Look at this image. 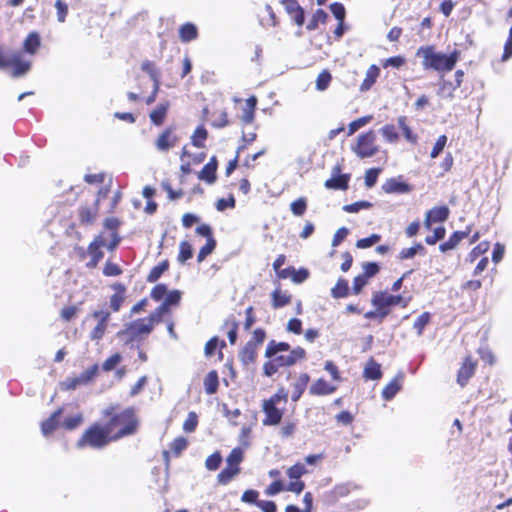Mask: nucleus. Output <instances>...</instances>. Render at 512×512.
<instances>
[{"instance_id":"4468645a","label":"nucleus","mask_w":512,"mask_h":512,"mask_svg":"<svg viewBox=\"0 0 512 512\" xmlns=\"http://www.w3.org/2000/svg\"><path fill=\"white\" fill-rule=\"evenodd\" d=\"M404 378L403 372H399L382 390V397L384 400H392L395 395L402 388V380Z\"/></svg>"},{"instance_id":"a19ab883","label":"nucleus","mask_w":512,"mask_h":512,"mask_svg":"<svg viewBox=\"0 0 512 512\" xmlns=\"http://www.w3.org/2000/svg\"><path fill=\"white\" fill-rule=\"evenodd\" d=\"M431 320V313L429 312H423L421 315H419L416 320L414 321L413 328L416 330V333L418 336H421L423 334V331L426 327V325Z\"/></svg>"},{"instance_id":"473e14b6","label":"nucleus","mask_w":512,"mask_h":512,"mask_svg":"<svg viewBox=\"0 0 512 512\" xmlns=\"http://www.w3.org/2000/svg\"><path fill=\"white\" fill-rule=\"evenodd\" d=\"M169 269V261L163 260L158 265L154 266L151 271L149 272L146 280L149 283H155L159 280V278L162 276L164 272H166Z\"/></svg>"},{"instance_id":"c03bdc74","label":"nucleus","mask_w":512,"mask_h":512,"mask_svg":"<svg viewBox=\"0 0 512 512\" xmlns=\"http://www.w3.org/2000/svg\"><path fill=\"white\" fill-rule=\"evenodd\" d=\"M142 71L147 73L153 83H159L160 73L156 69L155 64L152 61L146 60L141 65Z\"/></svg>"},{"instance_id":"9b49d317","label":"nucleus","mask_w":512,"mask_h":512,"mask_svg":"<svg viewBox=\"0 0 512 512\" xmlns=\"http://www.w3.org/2000/svg\"><path fill=\"white\" fill-rule=\"evenodd\" d=\"M271 358L275 359V362L278 364L280 368L282 367H290L297 363L299 360H303L306 358V351L302 347H296L290 351L288 355H275Z\"/></svg>"},{"instance_id":"7c9ffc66","label":"nucleus","mask_w":512,"mask_h":512,"mask_svg":"<svg viewBox=\"0 0 512 512\" xmlns=\"http://www.w3.org/2000/svg\"><path fill=\"white\" fill-rule=\"evenodd\" d=\"M272 306L275 309L282 308L288 305L291 301V295L287 292H282L280 289H275L272 294Z\"/></svg>"},{"instance_id":"69168bd1","label":"nucleus","mask_w":512,"mask_h":512,"mask_svg":"<svg viewBox=\"0 0 512 512\" xmlns=\"http://www.w3.org/2000/svg\"><path fill=\"white\" fill-rule=\"evenodd\" d=\"M446 143H447V136L440 135L432 148L430 157L433 159L437 158L444 150Z\"/></svg>"},{"instance_id":"1a4fd4ad","label":"nucleus","mask_w":512,"mask_h":512,"mask_svg":"<svg viewBox=\"0 0 512 512\" xmlns=\"http://www.w3.org/2000/svg\"><path fill=\"white\" fill-rule=\"evenodd\" d=\"M371 303L379 304L389 309V307L399 304H401L403 307H406L409 303V299H405L401 295H391L385 292H378L373 295Z\"/></svg>"},{"instance_id":"20e7f679","label":"nucleus","mask_w":512,"mask_h":512,"mask_svg":"<svg viewBox=\"0 0 512 512\" xmlns=\"http://www.w3.org/2000/svg\"><path fill=\"white\" fill-rule=\"evenodd\" d=\"M117 425H122V427L118 431L116 438L132 435L136 431L137 427L133 410L125 409L121 413L113 415L106 426L110 427L112 430V428Z\"/></svg>"},{"instance_id":"052dcab7","label":"nucleus","mask_w":512,"mask_h":512,"mask_svg":"<svg viewBox=\"0 0 512 512\" xmlns=\"http://www.w3.org/2000/svg\"><path fill=\"white\" fill-rule=\"evenodd\" d=\"M187 446V439L180 436L173 440V442L170 445V449L176 456H179L187 448Z\"/></svg>"},{"instance_id":"79ce46f5","label":"nucleus","mask_w":512,"mask_h":512,"mask_svg":"<svg viewBox=\"0 0 512 512\" xmlns=\"http://www.w3.org/2000/svg\"><path fill=\"white\" fill-rule=\"evenodd\" d=\"M181 297L182 292L180 290L168 291L162 303L170 310L171 307L180 303Z\"/></svg>"},{"instance_id":"f704fd0d","label":"nucleus","mask_w":512,"mask_h":512,"mask_svg":"<svg viewBox=\"0 0 512 512\" xmlns=\"http://www.w3.org/2000/svg\"><path fill=\"white\" fill-rule=\"evenodd\" d=\"M425 253V247L421 243H416L412 247L402 249L399 253V259L407 260L413 258L416 254L424 255Z\"/></svg>"},{"instance_id":"5701e85b","label":"nucleus","mask_w":512,"mask_h":512,"mask_svg":"<svg viewBox=\"0 0 512 512\" xmlns=\"http://www.w3.org/2000/svg\"><path fill=\"white\" fill-rule=\"evenodd\" d=\"M310 380V377L307 373H302L296 382L293 383V391L291 395V400L293 402H297L305 389L307 388V384Z\"/></svg>"},{"instance_id":"393cba45","label":"nucleus","mask_w":512,"mask_h":512,"mask_svg":"<svg viewBox=\"0 0 512 512\" xmlns=\"http://www.w3.org/2000/svg\"><path fill=\"white\" fill-rule=\"evenodd\" d=\"M363 376L369 380H379L382 377L381 366L373 358L365 365Z\"/></svg>"},{"instance_id":"a211bd4d","label":"nucleus","mask_w":512,"mask_h":512,"mask_svg":"<svg viewBox=\"0 0 512 512\" xmlns=\"http://www.w3.org/2000/svg\"><path fill=\"white\" fill-rule=\"evenodd\" d=\"M336 387L329 384L326 380L320 378L316 380L309 388L311 395L324 396L335 392Z\"/></svg>"},{"instance_id":"4d7b16f0","label":"nucleus","mask_w":512,"mask_h":512,"mask_svg":"<svg viewBox=\"0 0 512 512\" xmlns=\"http://www.w3.org/2000/svg\"><path fill=\"white\" fill-rule=\"evenodd\" d=\"M99 367L97 364L92 365L87 370L83 371L78 377L82 385H87L90 383L94 377L97 375Z\"/></svg>"},{"instance_id":"ddd939ff","label":"nucleus","mask_w":512,"mask_h":512,"mask_svg":"<svg viewBox=\"0 0 512 512\" xmlns=\"http://www.w3.org/2000/svg\"><path fill=\"white\" fill-rule=\"evenodd\" d=\"M177 141L178 137L174 133V128L168 127L159 135L155 145L159 151L166 152L174 147Z\"/></svg>"},{"instance_id":"aec40b11","label":"nucleus","mask_w":512,"mask_h":512,"mask_svg":"<svg viewBox=\"0 0 512 512\" xmlns=\"http://www.w3.org/2000/svg\"><path fill=\"white\" fill-rule=\"evenodd\" d=\"M475 371V364L466 359L461 368L458 371L457 382L461 387H464L469 379L472 377Z\"/></svg>"},{"instance_id":"7ed1b4c3","label":"nucleus","mask_w":512,"mask_h":512,"mask_svg":"<svg viewBox=\"0 0 512 512\" xmlns=\"http://www.w3.org/2000/svg\"><path fill=\"white\" fill-rule=\"evenodd\" d=\"M10 68V76L12 78H21L25 76L31 69V62L23 59L20 52H13L5 57L0 50V69L7 70Z\"/></svg>"},{"instance_id":"dca6fc26","label":"nucleus","mask_w":512,"mask_h":512,"mask_svg":"<svg viewBox=\"0 0 512 512\" xmlns=\"http://www.w3.org/2000/svg\"><path fill=\"white\" fill-rule=\"evenodd\" d=\"M115 293L110 297V308L113 312H118L125 300L126 287L122 283L112 285Z\"/></svg>"},{"instance_id":"2f4dec72","label":"nucleus","mask_w":512,"mask_h":512,"mask_svg":"<svg viewBox=\"0 0 512 512\" xmlns=\"http://www.w3.org/2000/svg\"><path fill=\"white\" fill-rule=\"evenodd\" d=\"M168 108V103L159 104L149 115L151 122L157 126L161 125L164 122Z\"/></svg>"},{"instance_id":"6e6d98bb","label":"nucleus","mask_w":512,"mask_h":512,"mask_svg":"<svg viewBox=\"0 0 512 512\" xmlns=\"http://www.w3.org/2000/svg\"><path fill=\"white\" fill-rule=\"evenodd\" d=\"M371 115L360 117L348 125V135L354 134L357 130H359L361 127L365 126L372 120Z\"/></svg>"},{"instance_id":"4c0bfd02","label":"nucleus","mask_w":512,"mask_h":512,"mask_svg":"<svg viewBox=\"0 0 512 512\" xmlns=\"http://www.w3.org/2000/svg\"><path fill=\"white\" fill-rule=\"evenodd\" d=\"M240 472L239 467L226 466L217 476L218 482L222 485L228 484L232 478Z\"/></svg>"},{"instance_id":"b1692460","label":"nucleus","mask_w":512,"mask_h":512,"mask_svg":"<svg viewBox=\"0 0 512 512\" xmlns=\"http://www.w3.org/2000/svg\"><path fill=\"white\" fill-rule=\"evenodd\" d=\"M379 74H380L379 67L374 64L371 65L368 68V70L366 71L365 78H364L362 84L360 85V90L362 92H366V91L370 90V88L374 85L377 78L379 77Z\"/></svg>"},{"instance_id":"9d476101","label":"nucleus","mask_w":512,"mask_h":512,"mask_svg":"<svg viewBox=\"0 0 512 512\" xmlns=\"http://www.w3.org/2000/svg\"><path fill=\"white\" fill-rule=\"evenodd\" d=\"M382 190L387 194H407L413 190V187L399 176L386 180L382 185Z\"/></svg>"},{"instance_id":"774afa93","label":"nucleus","mask_w":512,"mask_h":512,"mask_svg":"<svg viewBox=\"0 0 512 512\" xmlns=\"http://www.w3.org/2000/svg\"><path fill=\"white\" fill-rule=\"evenodd\" d=\"M330 11L333 14V16L339 21L344 22L346 10L342 3L334 2L330 5Z\"/></svg>"},{"instance_id":"e433bc0d","label":"nucleus","mask_w":512,"mask_h":512,"mask_svg":"<svg viewBox=\"0 0 512 512\" xmlns=\"http://www.w3.org/2000/svg\"><path fill=\"white\" fill-rule=\"evenodd\" d=\"M327 18L328 14L323 9H317L306 26L307 30H316L318 28L319 23H324Z\"/></svg>"},{"instance_id":"4be33fe9","label":"nucleus","mask_w":512,"mask_h":512,"mask_svg":"<svg viewBox=\"0 0 512 512\" xmlns=\"http://www.w3.org/2000/svg\"><path fill=\"white\" fill-rule=\"evenodd\" d=\"M98 202L99 200H96L93 207L81 206L79 208V219L82 224L89 225L95 221L98 210Z\"/></svg>"},{"instance_id":"a878e982","label":"nucleus","mask_w":512,"mask_h":512,"mask_svg":"<svg viewBox=\"0 0 512 512\" xmlns=\"http://www.w3.org/2000/svg\"><path fill=\"white\" fill-rule=\"evenodd\" d=\"M291 350L290 344L287 342H276L275 340H270L266 347L265 357L280 355L281 352H290Z\"/></svg>"},{"instance_id":"bb28decb","label":"nucleus","mask_w":512,"mask_h":512,"mask_svg":"<svg viewBox=\"0 0 512 512\" xmlns=\"http://www.w3.org/2000/svg\"><path fill=\"white\" fill-rule=\"evenodd\" d=\"M41 39L37 32H30L23 43V49L26 53L35 54L40 47Z\"/></svg>"},{"instance_id":"c756f323","label":"nucleus","mask_w":512,"mask_h":512,"mask_svg":"<svg viewBox=\"0 0 512 512\" xmlns=\"http://www.w3.org/2000/svg\"><path fill=\"white\" fill-rule=\"evenodd\" d=\"M219 386L218 373L215 370L210 371L204 379L205 392L212 395L217 392Z\"/></svg>"},{"instance_id":"3c124183","label":"nucleus","mask_w":512,"mask_h":512,"mask_svg":"<svg viewBox=\"0 0 512 512\" xmlns=\"http://www.w3.org/2000/svg\"><path fill=\"white\" fill-rule=\"evenodd\" d=\"M83 422V416L81 413H77L71 416H68L63 421V427L68 430L72 431L76 429L81 423Z\"/></svg>"},{"instance_id":"72a5a7b5","label":"nucleus","mask_w":512,"mask_h":512,"mask_svg":"<svg viewBox=\"0 0 512 512\" xmlns=\"http://www.w3.org/2000/svg\"><path fill=\"white\" fill-rule=\"evenodd\" d=\"M208 137L207 129L203 125H199L191 136V143L197 148H204L205 141Z\"/></svg>"},{"instance_id":"680f3d73","label":"nucleus","mask_w":512,"mask_h":512,"mask_svg":"<svg viewBox=\"0 0 512 512\" xmlns=\"http://www.w3.org/2000/svg\"><path fill=\"white\" fill-rule=\"evenodd\" d=\"M168 312H169V309L162 303L147 318L154 325L156 323L161 322L163 316L165 314H167Z\"/></svg>"},{"instance_id":"c9c22d12","label":"nucleus","mask_w":512,"mask_h":512,"mask_svg":"<svg viewBox=\"0 0 512 512\" xmlns=\"http://www.w3.org/2000/svg\"><path fill=\"white\" fill-rule=\"evenodd\" d=\"M349 293L347 280L339 278L336 285L331 289V295L335 299L345 298Z\"/></svg>"},{"instance_id":"e2e57ef3","label":"nucleus","mask_w":512,"mask_h":512,"mask_svg":"<svg viewBox=\"0 0 512 512\" xmlns=\"http://www.w3.org/2000/svg\"><path fill=\"white\" fill-rule=\"evenodd\" d=\"M305 473H307L306 467L301 463H296L287 470V475L290 479H300Z\"/></svg>"},{"instance_id":"13d9d810","label":"nucleus","mask_w":512,"mask_h":512,"mask_svg":"<svg viewBox=\"0 0 512 512\" xmlns=\"http://www.w3.org/2000/svg\"><path fill=\"white\" fill-rule=\"evenodd\" d=\"M381 239V236L379 234H371L369 237L361 238L357 240L356 247L359 249H366L370 248L376 243H378Z\"/></svg>"},{"instance_id":"f257e3e1","label":"nucleus","mask_w":512,"mask_h":512,"mask_svg":"<svg viewBox=\"0 0 512 512\" xmlns=\"http://www.w3.org/2000/svg\"><path fill=\"white\" fill-rule=\"evenodd\" d=\"M417 57L422 58V67L424 70H433L438 73L449 72L454 69L460 52L452 51L450 54L437 52L433 46H421L417 52Z\"/></svg>"},{"instance_id":"58836bf2","label":"nucleus","mask_w":512,"mask_h":512,"mask_svg":"<svg viewBox=\"0 0 512 512\" xmlns=\"http://www.w3.org/2000/svg\"><path fill=\"white\" fill-rule=\"evenodd\" d=\"M354 488H355V485L351 482L341 483V484L336 485L333 488V490L331 491V494L334 499H339V498L347 496Z\"/></svg>"},{"instance_id":"49530a36","label":"nucleus","mask_w":512,"mask_h":512,"mask_svg":"<svg viewBox=\"0 0 512 512\" xmlns=\"http://www.w3.org/2000/svg\"><path fill=\"white\" fill-rule=\"evenodd\" d=\"M243 460V450L240 447L232 449L226 459V463L230 467H239V464Z\"/></svg>"},{"instance_id":"f3484780","label":"nucleus","mask_w":512,"mask_h":512,"mask_svg":"<svg viewBox=\"0 0 512 512\" xmlns=\"http://www.w3.org/2000/svg\"><path fill=\"white\" fill-rule=\"evenodd\" d=\"M257 348L253 341H248L239 353V359L244 366H248L256 361Z\"/></svg>"},{"instance_id":"c85d7f7f","label":"nucleus","mask_w":512,"mask_h":512,"mask_svg":"<svg viewBox=\"0 0 512 512\" xmlns=\"http://www.w3.org/2000/svg\"><path fill=\"white\" fill-rule=\"evenodd\" d=\"M179 36L182 42H190L198 36L197 27L193 23H185L179 29Z\"/></svg>"},{"instance_id":"5fc2aeb1","label":"nucleus","mask_w":512,"mask_h":512,"mask_svg":"<svg viewBox=\"0 0 512 512\" xmlns=\"http://www.w3.org/2000/svg\"><path fill=\"white\" fill-rule=\"evenodd\" d=\"M198 178L202 181H205L207 184H213L216 181V170L205 164L201 171L198 173Z\"/></svg>"},{"instance_id":"f03ea898","label":"nucleus","mask_w":512,"mask_h":512,"mask_svg":"<svg viewBox=\"0 0 512 512\" xmlns=\"http://www.w3.org/2000/svg\"><path fill=\"white\" fill-rule=\"evenodd\" d=\"M110 433V427L101 426L97 423L93 424L79 438L76 443V447L79 449H83L85 447H90L92 449H102L110 443Z\"/></svg>"},{"instance_id":"bf43d9fd","label":"nucleus","mask_w":512,"mask_h":512,"mask_svg":"<svg viewBox=\"0 0 512 512\" xmlns=\"http://www.w3.org/2000/svg\"><path fill=\"white\" fill-rule=\"evenodd\" d=\"M221 462L222 456L220 452L216 451L210 456H208V458L205 461V467L210 471H215L220 467Z\"/></svg>"},{"instance_id":"ea45409f","label":"nucleus","mask_w":512,"mask_h":512,"mask_svg":"<svg viewBox=\"0 0 512 512\" xmlns=\"http://www.w3.org/2000/svg\"><path fill=\"white\" fill-rule=\"evenodd\" d=\"M456 89L457 87H455L454 83L442 80L439 83L438 95L444 98L451 99L454 97V92Z\"/></svg>"},{"instance_id":"8fccbe9b","label":"nucleus","mask_w":512,"mask_h":512,"mask_svg":"<svg viewBox=\"0 0 512 512\" xmlns=\"http://www.w3.org/2000/svg\"><path fill=\"white\" fill-rule=\"evenodd\" d=\"M290 210L295 216H302L307 210V200L300 197L290 204Z\"/></svg>"},{"instance_id":"6ab92c4d","label":"nucleus","mask_w":512,"mask_h":512,"mask_svg":"<svg viewBox=\"0 0 512 512\" xmlns=\"http://www.w3.org/2000/svg\"><path fill=\"white\" fill-rule=\"evenodd\" d=\"M469 234V231H455L453 232L447 241L439 245L441 252L445 253L454 249L461 240L465 239Z\"/></svg>"},{"instance_id":"412c9836","label":"nucleus","mask_w":512,"mask_h":512,"mask_svg":"<svg viewBox=\"0 0 512 512\" xmlns=\"http://www.w3.org/2000/svg\"><path fill=\"white\" fill-rule=\"evenodd\" d=\"M256 106L257 98L252 95L246 100L245 107L242 111L241 120L244 124H251L254 121Z\"/></svg>"},{"instance_id":"a18cd8bd","label":"nucleus","mask_w":512,"mask_h":512,"mask_svg":"<svg viewBox=\"0 0 512 512\" xmlns=\"http://www.w3.org/2000/svg\"><path fill=\"white\" fill-rule=\"evenodd\" d=\"M380 132H381L382 136L385 138V140L390 143H395L399 139V135L396 130V127L392 124H387V125L383 126L380 129Z\"/></svg>"},{"instance_id":"de8ad7c7","label":"nucleus","mask_w":512,"mask_h":512,"mask_svg":"<svg viewBox=\"0 0 512 512\" xmlns=\"http://www.w3.org/2000/svg\"><path fill=\"white\" fill-rule=\"evenodd\" d=\"M373 204L366 200L357 201L351 204H347L343 206V210L347 213H358L363 209H370Z\"/></svg>"},{"instance_id":"37998d69","label":"nucleus","mask_w":512,"mask_h":512,"mask_svg":"<svg viewBox=\"0 0 512 512\" xmlns=\"http://www.w3.org/2000/svg\"><path fill=\"white\" fill-rule=\"evenodd\" d=\"M192 256H193V249H192L191 244L188 241L180 242L178 261L180 263H185L187 260L191 259Z\"/></svg>"},{"instance_id":"864d4df0","label":"nucleus","mask_w":512,"mask_h":512,"mask_svg":"<svg viewBox=\"0 0 512 512\" xmlns=\"http://www.w3.org/2000/svg\"><path fill=\"white\" fill-rule=\"evenodd\" d=\"M331 80V73L328 70H323L316 79V89L318 91L326 90L330 85Z\"/></svg>"},{"instance_id":"cd10ccee","label":"nucleus","mask_w":512,"mask_h":512,"mask_svg":"<svg viewBox=\"0 0 512 512\" xmlns=\"http://www.w3.org/2000/svg\"><path fill=\"white\" fill-rule=\"evenodd\" d=\"M449 208L447 206H437L434 207L426 212V215L429 216V218L434 223H442L445 222L449 217Z\"/></svg>"},{"instance_id":"09e8293b","label":"nucleus","mask_w":512,"mask_h":512,"mask_svg":"<svg viewBox=\"0 0 512 512\" xmlns=\"http://www.w3.org/2000/svg\"><path fill=\"white\" fill-rule=\"evenodd\" d=\"M376 307V310L368 311L364 314V317L366 319H374L379 318V321L381 322L389 313V309L385 308L384 306H381L379 304H372Z\"/></svg>"},{"instance_id":"2eb2a0df","label":"nucleus","mask_w":512,"mask_h":512,"mask_svg":"<svg viewBox=\"0 0 512 512\" xmlns=\"http://www.w3.org/2000/svg\"><path fill=\"white\" fill-rule=\"evenodd\" d=\"M63 409L59 408L54 411L48 419L41 423V431L44 436L52 434L60 424V416L62 415Z\"/></svg>"},{"instance_id":"603ef678","label":"nucleus","mask_w":512,"mask_h":512,"mask_svg":"<svg viewBox=\"0 0 512 512\" xmlns=\"http://www.w3.org/2000/svg\"><path fill=\"white\" fill-rule=\"evenodd\" d=\"M216 240L214 238L208 239L206 244L201 247L198 255L197 261L202 262L208 255H210L216 248Z\"/></svg>"},{"instance_id":"338daca9","label":"nucleus","mask_w":512,"mask_h":512,"mask_svg":"<svg viewBox=\"0 0 512 512\" xmlns=\"http://www.w3.org/2000/svg\"><path fill=\"white\" fill-rule=\"evenodd\" d=\"M168 292L167 286L163 283L155 285L150 293V297L154 301H160L165 298L166 294Z\"/></svg>"},{"instance_id":"f8f14e48","label":"nucleus","mask_w":512,"mask_h":512,"mask_svg":"<svg viewBox=\"0 0 512 512\" xmlns=\"http://www.w3.org/2000/svg\"><path fill=\"white\" fill-rule=\"evenodd\" d=\"M262 407L265 413V418L262 421L263 425L276 426L281 422L283 410L277 408L272 401H264Z\"/></svg>"},{"instance_id":"0e129e2a","label":"nucleus","mask_w":512,"mask_h":512,"mask_svg":"<svg viewBox=\"0 0 512 512\" xmlns=\"http://www.w3.org/2000/svg\"><path fill=\"white\" fill-rule=\"evenodd\" d=\"M198 425V416L195 412H189L186 420L183 423V430L187 433L194 432Z\"/></svg>"},{"instance_id":"423d86ee","label":"nucleus","mask_w":512,"mask_h":512,"mask_svg":"<svg viewBox=\"0 0 512 512\" xmlns=\"http://www.w3.org/2000/svg\"><path fill=\"white\" fill-rule=\"evenodd\" d=\"M375 139L376 136L372 130L360 134L353 151L361 159L374 156L378 151V148L374 145Z\"/></svg>"},{"instance_id":"0eeeda50","label":"nucleus","mask_w":512,"mask_h":512,"mask_svg":"<svg viewBox=\"0 0 512 512\" xmlns=\"http://www.w3.org/2000/svg\"><path fill=\"white\" fill-rule=\"evenodd\" d=\"M104 235L105 233L101 232L95 236L87 248V253L90 256V260L87 262L86 266L89 269L95 268L104 257V253L101 250L102 247L106 246Z\"/></svg>"},{"instance_id":"39448f33","label":"nucleus","mask_w":512,"mask_h":512,"mask_svg":"<svg viewBox=\"0 0 512 512\" xmlns=\"http://www.w3.org/2000/svg\"><path fill=\"white\" fill-rule=\"evenodd\" d=\"M153 327L148 318H141L126 324L125 328L118 332V335L126 336L127 340L133 341L141 335L150 334Z\"/></svg>"},{"instance_id":"6e6552de","label":"nucleus","mask_w":512,"mask_h":512,"mask_svg":"<svg viewBox=\"0 0 512 512\" xmlns=\"http://www.w3.org/2000/svg\"><path fill=\"white\" fill-rule=\"evenodd\" d=\"M350 181V174H341V166L335 165L332 174L324 183L325 188L331 190H347Z\"/></svg>"}]
</instances>
